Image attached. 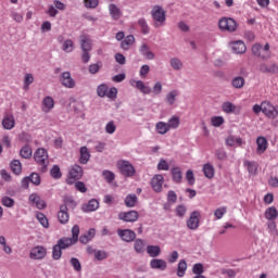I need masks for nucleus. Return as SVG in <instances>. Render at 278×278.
Here are the masks:
<instances>
[{
  "label": "nucleus",
  "instance_id": "nucleus-1",
  "mask_svg": "<svg viewBox=\"0 0 278 278\" xmlns=\"http://www.w3.org/2000/svg\"><path fill=\"white\" fill-rule=\"evenodd\" d=\"M151 16L154 21V27H164L166 23V11L162 5H154L151 10Z\"/></svg>",
  "mask_w": 278,
  "mask_h": 278
},
{
  "label": "nucleus",
  "instance_id": "nucleus-2",
  "mask_svg": "<svg viewBox=\"0 0 278 278\" xmlns=\"http://www.w3.org/2000/svg\"><path fill=\"white\" fill-rule=\"evenodd\" d=\"M34 160L40 166L42 173H46L47 166H49V152L43 148H39L34 153Z\"/></svg>",
  "mask_w": 278,
  "mask_h": 278
},
{
  "label": "nucleus",
  "instance_id": "nucleus-3",
  "mask_svg": "<svg viewBox=\"0 0 278 278\" xmlns=\"http://www.w3.org/2000/svg\"><path fill=\"white\" fill-rule=\"evenodd\" d=\"M97 94L101 99L106 97L108 99H116L118 94V89L116 87L109 88L106 84H101L97 87Z\"/></svg>",
  "mask_w": 278,
  "mask_h": 278
},
{
  "label": "nucleus",
  "instance_id": "nucleus-4",
  "mask_svg": "<svg viewBox=\"0 0 278 278\" xmlns=\"http://www.w3.org/2000/svg\"><path fill=\"white\" fill-rule=\"evenodd\" d=\"M218 27L220 31H227L228 34H233L238 29V22L231 17H222L218 21Z\"/></svg>",
  "mask_w": 278,
  "mask_h": 278
},
{
  "label": "nucleus",
  "instance_id": "nucleus-5",
  "mask_svg": "<svg viewBox=\"0 0 278 278\" xmlns=\"http://www.w3.org/2000/svg\"><path fill=\"white\" fill-rule=\"evenodd\" d=\"M84 177V168L80 165H73L70 167L68 177L66 178L67 186H73L75 181H79Z\"/></svg>",
  "mask_w": 278,
  "mask_h": 278
},
{
  "label": "nucleus",
  "instance_id": "nucleus-6",
  "mask_svg": "<svg viewBox=\"0 0 278 278\" xmlns=\"http://www.w3.org/2000/svg\"><path fill=\"white\" fill-rule=\"evenodd\" d=\"M117 168L124 177H134L136 175V167L129 161L119 160L117 161Z\"/></svg>",
  "mask_w": 278,
  "mask_h": 278
},
{
  "label": "nucleus",
  "instance_id": "nucleus-7",
  "mask_svg": "<svg viewBox=\"0 0 278 278\" xmlns=\"http://www.w3.org/2000/svg\"><path fill=\"white\" fill-rule=\"evenodd\" d=\"M270 45L266 43L264 48L260 43H255L252 47V53L256 55L257 58H262V60H266L267 58H270Z\"/></svg>",
  "mask_w": 278,
  "mask_h": 278
},
{
  "label": "nucleus",
  "instance_id": "nucleus-8",
  "mask_svg": "<svg viewBox=\"0 0 278 278\" xmlns=\"http://www.w3.org/2000/svg\"><path fill=\"white\" fill-rule=\"evenodd\" d=\"M263 114H265L267 118L275 121V118H278V109L273 105L270 101H263Z\"/></svg>",
  "mask_w": 278,
  "mask_h": 278
},
{
  "label": "nucleus",
  "instance_id": "nucleus-9",
  "mask_svg": "<svg viewBox=\"0 0 278 278\" xmlns=\"http://www.w3.org/2000/svg\"><path fill=\"white\" fill-rule=\"evenodd\" d=\"M47 257V248L45 245H36L30 249L29 258L30 260H45Z\"/></svg>",
  "mask_w": 278,
  "mask_h": 278
},
{
  "label": "nucleus",
  "instance_id": "nucleus-10",
  "mask_svg": "<svg viewBox=\"0 0 278 278\" xmlns=\"http://www.w3.org/2000/svg\"><path fill=\"white\" fill-rule=\"evenodd\" d=\"M200 218H201V213L198 211H193L189 218L187 219V227L188 229H191V231H197V228L200 225Z\"/></svg>",
  "mask_w": 278,
  "mask_h": 278
},
{
  "label": "nucleus",
  "instance_id": "nucleus-11",
  "mask_svg": "<svg viewBox=\"0 0 278 278\" xmlns=\"http://www.w3.org/2000/svg\"><path fill=\"white\" fill-rule=\"evenodd\" d=\"M138 218H140L138 211L121 212L118 214V219L123 220L124 223H136Z\"/></svg>",
  "mask_w": 278,
  "mask_h": 278
},
{
  "label": "nucleus",
  "instance_id": "nucleus-12",
  "mask_svg": "<svg viewBox=\"0 0 278 278\" xmlns=\"http://www.w3.org/2000/svg\"><path fill=\"white\" fill-rule=\"evenodd\" d=\"M117 236H119L123 242H134L136 240V231L131 229H117Z\"/></svg>",
  "mask_w": 278,
  "mask_h": 278
},
{
  "label": "nucleus",
  "instance_id": "nucleus-13",
  "mask_svg": "<svg viewBox=\"0 0 278 278\" xmlns=\"http://www.w3.org/2000/svg\"><path fill=\"white\" fill-rule=\"evenodd\" d=\"M60 81L64 88H75L76 83L75 79L71 76V72H63L60 76Z\"/></svg>",
  "mask_w": 278,
  "mask_h": 278
},
{
  "label": "nucleus",
  "instance_id": "nucleus-14",
  "mask_svg": "<svg viewBox=\"0 0 278 278\" xmlns=\"http://www.w3.org/2000/svg\"><path fill=\"white\" fill-rule=\"evenodd\" d=\"M53 108H55V100L53 99V97H51V96L45 97L41 102V111L45 114H49V112H51V110H53Z\"/></svg>",
  "mask_w": 278,
  "mask_h": 278
},
{
  "label": "nucleus",
  "instance_id": "nucleus-15",
  "mask_svg": "<svg viewBox=\"0 0 278 278\" xmlns=\"http://www.w3.org/2000/svg\"><path fill=\"white\" fill-rule=\"evenodd\" d=\"M151 186L154 192H162V186H164V176L156 174L151 178Z\"/></svg>",
  "mask_w": 278,
  "mask_h": 278
},
{
  "label": "nucleus",
  "instance_id": "nucleus-16",
  "mask_svg": "<svg viewBox=\"0 0 278 278\" xmlns=\"http://www.w3.org/2000/svg\"><path fill=\"white\" fill-rule=\"evenodd\" d=\"M70 219L71 216L68 215V208L66 207V205H60V210L58 213L59 223H61V225H66Z\"/></svg>",
  "mask_w": 278,
  "mask_h": 278
},
{
  "label": "nucleus",
  "instance_id": "nucleus-17",
  "mask_svg": "<svg viewBox=\"0 0 278 278\" xmlns=\"http://www.w3.org/2000/svg\"><path fill=\"white\" fill-rule=\"evenodd\" d=\"M256 153L262 155L266 153V149H268V139L266 137H257L256 139Z\"/></svg>",
  "mask_w": 278,
  "mask_h": 278
},
{
  "label": "nucleus",
  "instance_id": "nucleus-18",
  "mask_svg": "<svg viewBox=\"0 0 278 278\" xmlns=\"http://www.w3.org/2000/svg\"><path fill=\"white\" fill-rule=\"evenodd\" d=\"M168 264L164 261V258H153L150 261V268L153 270H166Z\"/></svg>",
  "mask_w": 278,
  "mask_h": 278
},
{
  "label": "nucleus",
  "instance_id": "nucleus-19",
  "mask_svg": "<svg viewBox=\"0 0 278 278\" xmlns=\"http://www.w3.org/2000/svg\"><path fill=\"white\" fill-rule=\"evenodd\" d=\"M80 49L81 51H92V39L88 35H80Z\"/></svg>",
  "mask_w": 278,
  "mask_h": 278
},
{
  "label": "nucleus",
  "instance_id": "nucleus-20",
  "mask_svg": "<svg viewBox=\"0 0 278 278\" xmlns=\"http://www.w3.org/2000/svg\"><path fill=\"white\" fill-rule=\"evenodd\" d=\"M15 126H16V119L14 118V115L7 114L2 119L3 129L11 130V129H14Z\"/></svg>",
  "mask_w": 278,
  "mask_h": 278
},
{
  "label": "nucleus",
  "instance_id": "nucleus-21",
  "mask_svg": "<svg viewBox=\"0 0 278 278\" xmlns=\"http://www.w3.org/2000/svg\"><path fill=\"white\" fill-rule=\"evenodd\" d=\"M139 53L146 58V60H155V54L151 51V48L147 43H142L139 47Z\"/></svg>",
  "mask_w": 278,
  "mask_h": 278
},
{
  "label": "nucleus",
  "instance_id": "nucleus-22",
  "mask_svg": "<svg viewBox=\"0 0 278 278\" xmlns=\"http://www.w3.org/2000/svg\"><path fill=\"white\" fill-rule=\"evenodd\" d=\"M130 85L140 90L143 94H151V87L144 85L142 80H130Z\"/></svg>",
  "mask_w": 278,
  "mask_h": 278
},
{
  "label": "nucleus",
  "instance_id": "nucleus-23",
  "mask_svg": "<svg viewBox=\"0 0 278 278\" xmlns=\"http://www.w3.org/2000/svg\"><path fill=\"white\" fill-rule=\"evenodd\" d=\"M134 250L135 253H138L139 255H142L144 251H147V241L144 239H135L134 240Z\"/></svg>",
  "mask_w": 278,
  "mask_h": 278
},
{
  "label": "nucleus",
  "instance_id": "nucleus-24",
  "mask_svg": "<svg viewBox=\"0 0 278 278\" xmlns=\"http://www.w3.org/2000/svg\"><path fill=\"white\" fill-rule=\"evenodd\" d=\"M135 42H136V37H134V35H128L121 42V49H123L124 51H129V49L134 47Z\"/></svg>",
  "mask_w": 278,
  "mask_h": 278
},
{
  "label": "nucleus",
  "instance_id": "nucleus-25",
  "mask_svg": "<svg viewBox=\"0 0 278 278\" xmlns=\"http://www.w3.org/2000/svg\"><path fill=\"white\" fill-rule=\"evenodd\" d=\"M94 236H97V230L94 228H91L86 233L79 237V242H81V244H88V242H90L94 238Z\"/></svg>",
  "mask_w": 278,
  "mask_h": 278
},
{
  "label": "nucleus",
  "instance_id": "nucleus-26",
  "mask_svg": "<svg viewBox=\"0 0 278 278\" xmlns=\"http://www.w3.org/2000/svg\"><path fill=\"white\" fill-rule=\"evenodd\" d=\"M109 12H110L113 21H118V18H121V16H123V11H121V9L114 3H111L109 5Z\"/></svg>",
  "mask_w": 278,
  "mask_h": 278
},
{
  "label": "nucleus",
  "instance_id": "nucleus-27",
  "mask_svg": "<svg viewBox=\"0 0 278 278\" xmlns=\"http://www.w3.org/2000/svg\"><path fill=\"white\" fill-rule=\"evenodd\" d=\"M155 131L160 136H166V134H168L170 131V129L168 128V124L167 123H165V122H157L155 124Z\"/></svg>",
  "mask_w": 278,
  "mask_h": 278
},
{
  "label": "nucleus",
  "instance_id": "nucleus-28",
  "mask_svg": "<svg viewBox=\"0 0 278 278\" xmlns=\"http://www.w3.org/2000/svg\"><path fill=\"white\" fill-rule=\"evenodd\" d=\"M260 71H261V73H269L270 75H277L278 66L275 63H273L270 65L262 64L260 66Z\"/></svg>",
  "mask_w": 278,
  "mask_h": 278
},
{
  "label": "nucleus",
  "instance_id": "nucleus-29",
  "mask_svg": "<svg viewBox=\"0 0 278 278\" xmlns=\"http://www.w3.org/2000/svg\"><path fill=\"white\" fill-rule=\"evenodd\" d=\"M146 251L150 257H160L162 254L160 245H147Z\"/></svg>",
  "mask_w": 278,
  "mask_h": 278
},
{
  "label": "nucleus",
  "instance_id": "nucleus-30",
  "mask_svg": "<svg viewBox=\"0 0 278 278\" xmlns=\"http://www.w3.org/2000/svg\"><path fill=\"white\" fill-rule=\"evenodd\" d=\"M99 207V202L97 199H91L87 204H84L81 210L83 212H97Z\"/></svg>",
  "mask_w": 278,
  "mask_h": 278
},
{
  "label": "nucleus",
  "instance_id": "nucleus-31",
  "mask_svg": "<svg viewBox=\"0 0 278 278\" xmlns=\"http://www.w3.org/2000/svg\"><path fill=\"white\" fill-rule=\"evenodd\" d=\"M231 47V50L237 53V54H242L244 53V41L238 40V41H232L229 43Z\"/></svg>",
  "mask_w": 278,
  "mask_h": 278
},
{
  "label": "nucleus",
  "instance_id": "nucleus-32",
  "mask_svg": "<svg viewBox=\"0 0 278 278\" xmlns=\"http://www.w3.org/2000/svg\"><path fill=\"white\" fill-rule=\"evenodd\" d=\"M80 157L79 162L80 164H86L87 162H90V151L88 150V147H81L79 150Z\"/></svg>",
  "mask_w": 278,
  "mask_h": 278
},
{
  "label": "nucleus",
  "instance_id": "nucleus-33",
  "mask_svg": "<svg viewBox=\"0 0 278 278\" xmlns=\"http://www.w3.org/2000/svg\"><path fill=\"white\" fill-rule=\"evenodd\" d=\"M188 270V263L186 260H180L177 265V277H186V271Z\"/></svg>",
  "mask_w": 278,
  "mask_h": 278
},
{
  "label": "nucleus",
  "instance_id": "nucleus-34",
  "mask_svg": "<svg viewBox=\"0 0 278 278\" xmlns=\"http://www.w3.org/2000/svg\"><path fill=\"white\" fill-rule=\"evenodd\" d=\"M170 174L173 176V181L175 184H181V180L184 179V175L181 174V168L174 167L170 169Z\"/></svg>",
  "mask_w": 278,
  "mask_h": 278
},
{
  "label": "nucleus",
  "instance_id": "nucleus-35",
  "mask_svg": "<svg viewBox=\"0 0 278 278\" xmlns=\"http://www.w3.org/2000/svg\"><path fill=\"white\" fill-rule=\"evenodd\" d=\"M203 173L204 176L206 177V179H214V175H215V169H214V165L206 163L203 165Z\"/></svg>",
  "mask_w": 278,
  "mask_h": 278
},
{
  "label": "nucleus",
  "instance_id": "nucleus-36",
  "mask_svg": "<svg viewBox=\"0 0 278 278\" xmlns=\"http://www.w3.org/2000/svg\"><path fill=\"white\" fill-rule=\"evenodd\" d=\"M179 125H181V119L179 116L174 115L167 121V127L168 129H179Z\"/></svg>",
  "mask_w": 278,
  "mask_h": 278
},
{
  "label": "nucleus",
  "instance_id": "nucleus-37",
  "mask_svg": "<svg viewBox=\"0 0 278 278\" xmlns=\"http://www.w3.org/2000/svg\"><path fill=\"white\" fill-rule=\"evenodd\" d=\"M277 217H278L277 207L270 206L265 211V218H267V220H277Z\"/></svg>",
  "mask_w": 278,
  "mask_h": 278
},
{
  "label": "nucleus",
  "instance_id": "nucleus-38",
  "mask_svg": "<svg viewBox=\"0 0 278 278\" xmlns=\"http://www.w3.org/2000/svg\"><path fill=\"white\" fill-rule=\"evenodd\" d=\"M12 173L14 175H21L23 173V164L18 160H13L10 164Z\"/></svg>",
  "mask_w": 278,
  "mask_h": 278
},
{
  "label": "nucleus",
  "instance_id": "nucleus-39",
  "mask_svg": "<svg viewBox=\"0 0 278 278\" xmlns=\"http://www.w3.org/2000/svg\"><path fill=\"white\" fill-rule=\"evenodd\" d=\"M228 147H242V139L240 137L230 136L226 139Z\"/></svg>",
  "mask_w": 278,
  "mask_h": 278
},
{
  "label": "nucleus",
  "instance_id": "nucleus-40",
  "mask_svg": "<svg viewBox=\"0 0 278 278\" xmlns=\"http://www.w3.org/2000/svg\"><path fill=\"white\" fill-rule=\"evenodd\" d=\"M177 97H179V91L172 90L166 94L165 101L168 105H174L175 101H177Z\"/></svg>",
  "mask_w": 278,
  "mask_h": 278
},
{
  "label": "nucleus",
  "instance_id": "nucleus-41",
  "mask_svg": "<svg viewBox=\"0 0 278 278\" xmlns=\"http://www.w3.org/2000/svg\"><path fill=\"white\" fill-rule=\"evenodd\" d=\"M63 250L68 249L70 247H73V244H77L75 241H73L72 238H61L58 240V243Z\"/></svg>",
  "mask_w": 278,
  "mask_h": 278
},
{
  "label": "nucleus",
  "instance_id": "nucleus-42",
  "mask_svg": "<svg viewBox=\"0 0 278 278\" xmlns=\"http://www.w3.org/2000/svg\"><path fill=\"white\" fill-rule=\"evenodd\" d=\"M33 155L31 147L29 146H24L20 150V156L23 157L24 160H30Z\"/></svg>",
  "mask_w": 278,
  "mask_h": 278
},
{
  "label": "nucleus",
  "instance_id": "nucleus-43",
  "mask_svg": "<svg viewBox=\"0 0 278 278\" xmlns=\"http://www.w3.org/2000/svg\"><path fill=\"white\" fill-rule=\"evenodd\" d=\"M136 203H138V195L135 193L128 194L125 199L126 207H136Z\"/></svg>",
  "mask_w": 278,
  "mask_h": 278
},
{
  "label": "nucleus",
  "instance_id": "nucleus-44",
  "mask_svg": "<svg viewBox=\"0 0 278 278\" xmlns=\"http://www.w3.org/2000/svg\"><path fill=\"white\" fill-rule=\"evenodd\" d=\"M138 25L141 28V34L147 36L151 31V28H149V23H147V18L141 17L138 20Z\"/></svg>",
  "mask_w": 278,
  "mask_h": 278
},
{
  "label": "nucleus",
  "instance_id": "nucleus-45",
  "mask_svg": "<svg viewBox=\"0 0 278 278\" xmlns=\"http://www.w3.org/2000/svg\"><path fill=\"white\" fill-rule=\"evenodd\" d=\"M169 64L174 71H181L184 68V62L179 58H172Z\"/></svg>",
  "mask_w": 278,
  "mask_h": 278
},
{
  "label": "nucleus",
  "instance_id": "nucleus-46",
  "mask_svg": "<svg viewBox=\"0 0 278 278\" xmlns=\"http://www.w3.org/2000/svg\"><path fill=\"white\" fill-rule=\"evenodd\" d=\"M74 50H75V43L73 42V40L66 39L63 42L62 51H64L65 53H73Z\"/></svg>",
  "mask_w": 278,
  "mask_h": 278
},
{
  "label": "nucleus",
  "instance_id": "nucleus-47",
  "mask_svg": "<svg viewBox=\"0 0 278 278\" xmlns=\"http://www.w3.org/2000/svg\"><path fill=\"white\" fill-rule=\"evenodd\" d=\"M36 218L40 223V225L45 227V229H49V219L45 214H42L41 212H37Z\"/></svg>",
  "mask_w": 278,
  "mask_h": 278
},
{
  "label": "nucleus",
  "instance_id": "nucleus-48",
  "mask_svg": "<svg viewBox=\"0 0 278 278\" xmlns=\"http://www.w3.org/2000/svg\"><path fill=\"white\" fill-rule=\"evenodd\" d=\"M31 84H34V75L29 73L25 74L23 90H29V86H31Z\"/></svg>",
  "mask_w": 278,
  "mask_h": 278
},
{
  "label": "nucleus",
  "instance_id": "nucleus-49",
  "mask_svg": "<svg viewBox=\"0 0 278 278\" xmlns=\"http://www.w3.org/2000/svg\"><path fill=\"white\" fill-rule=\"evenodd\" d=\"M222 110L226 114H231V113L236 112V104H233L231 102H224L222 105Z\"/></svg>",
  "mask_w": 278,
  "mask_h": 278
},
{
  "label": "nucleus",
  "instance_id": "nucleus-50",
  "mask_svg": "<svg viewBox=\"0 0 278 278\" xmlns=\"http://www.w3.org/2000/svg\"><path fill=\"white\" fill-rule=\"evenodd\" d=\"M62 251H63V249L59 245V243L53 245V248H52L53 260H60V257H62Z\"/></svg>",
  "mask_w": 278,
  "mask_h": 278
},
{
  "label": "nucleus",
  "instance_id": "nucleus-51",
  "mask_svg": "<svg viewBox=\"0 0 278 278\" xmlns=\"http://www.w3.org/2000/svg\"><path fill=\"white\" fill-rule=\"evenodd\" d=\"M245 166L250 175H257V163L255 162H245Z\"/></svg>",
  "mask_w": 278,
  "mask_h": 278
},
{
  "label": "nucleus",
  "instance_id": "nucleus-52",
  "mask_svg": "<svg viewBox=\"0 0 278 278\" xmlns=\"http://www.w3.org/2000/svg\"><path fill=\"white\" fill-rule=\"evenodd\" d=\"M225 214H227V206L218 207L214 212V216H215L216 220H220V218H223V216H225Z\"/></svg>",
  "mask_w": 278,
  "mask_h": 278
},
{
  "label": "nucleus",
  "instance_id": "nucleus-53",
  "mask_svg": "<svg viewBox=\"0 0 278 278\" xmlns=\"http://www.w3.org/2000/svg\"><path fill=\"white\" fill-rule=\"evenodd\" d=\"M211 124L213 127H220V125L225 124V118L223 116H213L211 118Z\"/></svg>",
  "mask_w": 278,
  "mask_h": 278
},
{
  "label": "nucleus",
  "instance_id": "nucleus-54",
  "mask_svg": "<svg viewBox=\"0 0 278 278\" xmlns=\"http://www.w3.org/2000/svg\"><path fill=\"white\" fill-rule=\"evenodd\" d=\"M102 177L105 179V181H108L109 184H112V181H114V179H116V176L114 175L113 172H110L108 169L102 172Z\"/></svg>",
  "mask_w": 278,
  "mask_h": 278
},
{
  "label": "nucleus",
  "instance_id": "nucleus-55",
  "mask_svg": "<svg viewBox=\"0 0 278 278\" xmlns=\"http://www.w3.org/2000/svg\"><path fill=\"white\" fill-rule=\"evenodd\" d=\"M50 175H51V177H53V179H61L62 172L60 170V166L54 165L50 170Z\"/></svg>",
  "mask_w": 278,
  "mask_h": 278
},
{
  "label": "nucleus",
  "instance_id": "nucleus-56",
  "mask_svg": "<svg viewBox=\"0 0 278 278\" xmlns=\"http://www.w3.org/2000/svg\"><path fill=\"white\" fill-rule=\"evenodd\" d=\"M175 212L178 218H184V216H186V213L188 212V208L186 207V205L180 204L176 207Z\"/></svg>",
  "mask_w": 278,
  "mask_h": 278
},
{
  "label": "nucleus",
  "instance_id": "nucleus-57",
  "mask_svg": "<svg viewBox=\"0 0 278 278\" xmlns=\"http://www.w3.org/2000/svg\"><path fill=\"white\" fill-rule=\"evenodd\" d=\"M94 258L98 260V262H103V260H108V252L103 250H96Z\"/></svg>",
  "mask_w": 278,
  "mask_h": 278
},
{
  "label": "nucleus",
  "instance_id": "nucleus-58",
  "mask_svg": "<svg viewBox=\"0 0 278 278\" xmlns=\"http://www.w3.org/2000/svg\"><path fill=\"white\" fill-rule=\"evenodd\" d=\"M70 264H71V266H73V268H74V270H76V273H80V270H81V263L79 262V258L72 257L70 260Z\"/></svg>",
  "mask_w": 278,
  "mask_h": 278
},
{
  "label": "nucleus",
  "instance_id": "nucleus-59",
  "mask_svg": "<svg viewBox=\"0 0 278 278\" xmlns=\"http://www.w3.org/2000/svg\"><path fill=\"white\" fill-rule=\"evenodd\" d=\"M10 16L13 18V21H15V23H23L24 21L23 13H18L14 10H11Z\"/></svg>",
  "mask_w": 278,
  "mask_h": 278
},
{
  "label": "nucleus",
  "instance_id": "nucleus-60",
  "mask_svg": "<svg viewBox=\"0 0 278 278\" xmlns=\"http://www.w3.org/2000/svg\"><path fill=\"white\" fill-rule=\"evenodd\" d=\"M1 203L2 205H4V207H14V199L5 195L1 199Z\"/></svg>",
  "mask_w": 278,
  "mask_h": 278
},
{
  "label": "nucleus",
  "instance_id": "nucleus-61",
  "mask_svg": "<svg viewBox=\"0 0 278 278\" xmlns=\"http://www.w3.org/2000/svg\"><path fill=\"white\" fill-rule=\"evenodd\" d=\"M105 131L110 136L116 131V124H114V121L108 122L105 125Z\"/></svg>",
  "mask_w": 278,
  "mask_h": 278
},
{
  "label": "nucleus",
  "instance_id": "nucleus-62",
  "mask_svg": "<svg viewBox=\"0 0 278 278\" xmlns=\"http://www.w3.org/2000/svg\"><path fill=\"white\" fill-rule=\"evenodd\" d=\"M28 178L34 186H40V175L38 173H31Z\"/></svg>",
  "mask_w": 278,
  "mask_h": 278
},
{
  "label": "nucleus",
  "instance_id": "nucleus-63",
  "mask_svg": "<svg viewBox=\"0 0 278 278\" xmlns=\"http://www.w3.org/2000/svg\"><path fill=\"white\" fill-rule=\"evenodd\" d=\"M70 239H72L73 242H76V243L79 240V227L77 225L73 226L72 237Z\"/></svg>",
  "mask_w": 278,
  "mask_h": 278
},
{
  "label": "nucleus",
  "instance_id": "nucleus-64",
  "mask_svg": "<svg viewBox=\"0 0 278 278\" xmlns=\"http://www.w3.org/2000/svg\"><path fill=\"white\" fill-rule=\"evenodd\" d=\"M177 27L180 31H184L185 34H188V31H190V25H188V23H186L185 21L178 22Z\"/></svg>",
  "mask_w": 278,
  "mask_h": 278
}]
</instances>
